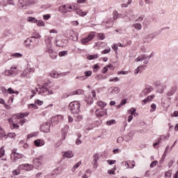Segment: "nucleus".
Segmentation results:
<instances>
[{
  "label": "nucleus",
  "instance_id": "nucleus-1",
  "mask_svg": "<svg viewBox=\"0 0 178 178\" xmlns=\"http://www.w3.org/2000/svg\"><path fill=\"white\" fill-rule=\"evenodd\" d=\"M49 33L50 35H49V38L46 40V52L49 54L51 59H56V58H58V54L54 51V48L52 47V40L55 38V35L58 34V29H51Z\"/></svg>",
  "mask_w": 178,
  "mask_h": 178
},
{
  "label": "nucleus",
  "instance_id": "nucleus-2",
  "mask_svg": "<svg viewBox=\"0 0 178 178\" xmlns=\"http://www.w3.org/2000/svg\"><path fill=\"white\" fill-rule=\"evenodd\" d=\"M27 116H29V113H22L15 114L13 118L9 119L8 122L11 129H19V124L23 126L27 122V119L24 118H27Z\"/></svg>",
  "mask_w": 178,
  "mask_h": 178
},
{
  "label": "nucleus",
  "instance_id": "nucleus-3",
  "mask_svg": "<svg viewBox=\"0 0 178 178\" xmlns=\"http://www.w3.org/2000/svg\"><path fill=\"white\" fill-rule=\"evenodd\" d=\"M33 3H37L35 0H18L17 6L21 9H26L29 5H33Z\"/></svg>",
  "mask_w": 178,
  "mask_h": 178
},
{
  "label": "nucleus",
  "instance_id": "nucleus-4",
  "mask_svg": "<svg viewBox=\"0 0 178 178\" xmlns=\"http://www.w3.org/2000/svg\"><path fill=\"white\" fill-rule=\"evenodd\" d=\"M70 111H72V113L77 114L80 112V103L79 102L74 101L72 102L69 106Z\"/></svg>",
  "mask_w": 178,
  "mask_h": 178
},
{
  "label": "nucleus",
  "instance_id": "nucleus-5",
  "mask_svg": "<svg viewBox=\"0 0 178 178\" xmlns=\"http://www.w3.org/2000/svg\"><path fill=\"white\" fill-rule=\"evenodd\" d=\"M107 92L109 97H115V95L120 92V88L117 86H111L107 89Z\"/></svg>",
  "mask_w": 178,
  "mask_h": 178
},
{
  "label": "nucleus",
  "instance_id": "nucleus-6",
  "mask_svg": "<svg viewBox=\"0 0 178 178\" xmlns=\"http://www.w3.org/2000/svg\"><path fill=\"white\" fill-rule=\"evenodd\" d=\"M24 157V154L16 152L15 151H13L10 155V159L12 162H14V163L17 162L19 159H23Z\"/></svg>",
  "mask_w": 178,
  "mask_h": 178
},
{
  "label": "nucleus",
  "instance_id": "nucleus-7",
  "mask_svg": "<svg viewBox=\"0 0 178 178\" xmlns=\"http://www.w3.org/2000/svg\"><path fill=\"white\" fill-rule=\"evenodd\" d=\"M33 168H34V166H33V165L31 164H22L19 165L18 167L19 170H32Z\"/></svg>",
  "mask_w": 178,
  "mask_h": 178
},
{
  "label": "nucleus",
  "instance_id": "nucleus-8",
  "mask_svg": "<svg viewBox=\"0 0 178 178\" xmlns=\"http://www.w3.org/2000/svg\"><path fill=\"white\" fill-rule=\"evenodd\" d=\"M61 155L63 158H67V159H71V158L74 156V154L72 151L63 152Z\"/></svg>",
  "mask_w": 178,
  "mask_h": 178
},
{
  "label": "nucleus",
  "instance_id": "nucleus-9",
  "mask_svg": "<svg viewBox=\"0 0 178 178\" xmlns=\"http://www.w3.org/2000/svg\"><path fill=\"white\" fill-rule=\"evenodd\" d=\"M70 38L72 40V41H77L79 40V33L72 31L70 33Z\"/></svg>",
  "mask_w": 178,
  "mask_h": 178
},
{
  "label": "nucleus",
  "instance_id": "nucleus-10",
  "mask_svg": "<svg viewBox=\"0 0 178 178\" xmlns=\"http://www.w3.org/2000/svg\"><path fill=\"white\" fill-rule=\"evenodd\" d=\"M10 69H11L10 70H5L3 74L4 76H10V74H15V72L13 71V69L14 70H16V69H17V67L16 66L12 67Z\"/></svg>",
  "mask_w": 178,
  "mask_h": 178
},
{
  "label": "nucleus",
  "instance_id": "nucleus-11",
  "mask_svg": "<svg viewBox=\"0 0 178 178\" xmlns=\"http://www.w3.org/2000/svg\"><path fill=\"white\" fill-rule=\"evenodd\" d=\"M95 113L97 116H99V117H102V116H105V115H107L106 109H102V110L98 109L95 111Z\"/></svg>",
  "mask_w": 178,
  "mask_h": 178
},
{
  "label": "nucleus",
  "instance_id": "nucleus-12",
  "mask_svg": "<svg viewBox=\"0 0 178 178\" xmlns=\"http://www.w3.org/2000/svg\"><path fill=\"white\" fill-rule=\"evenodd\" d=\"M40 129L43 133H49V124H44L40 127Z\"/></svg>",
  "mask_w": 178,
  "mask_h": 178
},
{
  "label": "nucleus",
  "instance_id": "nucleus-13",
  "mask_svg": "<svg viewBox=\"0 0 178 178\" xmlns=\"http://www.w3.org/2000/svg\"><path fill=\"white\" fill-rule=\"evenodd\" d=\"M59 10L62 13H67V12H70V10H69V6L66 5L60 6L59 7Z\"/></svg>",
  "mask_w": 178,
  "mask_h": 178
},
{
  "label": "nucleus",
  "instance_id": "nucleus-14",
  "mask_svg": "<svg viewBox=\"0 0 178 178\" xmlns=\"http://www.w3.org/2000/svg\"><path fill=\"white\" fill-rule=\"evenodd\" d=\"M34 144L35 147H42V145H44L45 142L42 139H37L34 140Z\"/></svg>",
  "mask_w": 178,
  "mask_h": 178
},
{
  "label": "nucleus",
  "instance_id": "nucleus-15",
  "mask_svg": "<svg viewBox=\"0 0 178 178\" xmlns=\"http://www.w3.org/2000/svg\"><path fill=\"white\" fill-rule=\"evenodd\" d=\"M36 91L39 94H43V92H47V88L42 86L38 85V88H36Z\"/></svg>",
  "mask_w": 178,
  "mask_h": 178
},
{
  "label": "nucleus",
  "instance_id": "nucleus-16",
  "mask_svg": "<svg viewBox=\"0 0 178 178\" xmlns=\"http://www.w3.org/2000/svg\"><path fill=\"white\" fill-rule=\"evenodd\" d=\"M33 163L36 168H40V166H41V160L40 159V158L34 159L33 161Z\"/></svg>",
  "mask_w": 178,
  "mask_h": 178
},
{
  "label": "nucleus",
  "instance_id": "nucleus-17",
  "mask_svg": "<svg viewBox=\"0 0 178 178\" xmlns=\"http://www.w3.org/2000/svg\"><path fill=\"white\" fill-rule=\"evenodd\" d=\"M145 59H147V56L145 54H143L135 58V62H143V60H145Z\"/></svg>",
  "mask_w": 178,
  "mask_h": 178
},
{
  "label": "nucleus",
  "instance_id": "nucleus-18",
  "mask_svg": "<svg viewBox=\"0 0 178 178\" xmlns=\"http://www.w3.org/2000/svg\"><path fill=\"white\" fill-rule=\"evenodd\" d=\"M152 90L153 89L151 87L146 88L143 90L142 94L143 95H147V94H149Z\"/></svg>",
  "mask_w": 178,
  "mask_h": 178
},
{
  "label": "nucleus",
  "instance_id": "nucleus-19",
  "mask_svg": "<svg viewBox=\"0 0 178 178\" xmlns=\"http://www.w3.org/2000/svg\"><path fill=\"white\" fill-rule=\"evenodd\" d=\"M156 35L155 33H150L149 35H147V42H151V41H152V40H154V38H155Z\"/></svg>",
  "mask_w": 178,
  "mask_h": 178
},
{
  "label": "nucleus",
  "instance_id": "nucleus-20",
  "mask_svg": "<svg viewBox=\"0 0 178 178\" xmlns=\"http://www.w3.org/2000/svg\"><path fill=\"white\" fill-rule=\"evenodd\" d=\"M86 38L90 41L94 40L95 38V32H90Z\"/></svg>",
  "mask_w": 178,
  "mask_h": 178
},
{
  "label": "nucleus",
  "instance_id": "nucleus-21",
  "mask_svg": "<svg viewBox=\"0 0 178 178\" xmlns=\"http://www.w3.org/2000/svg\"><path fill=\"white\" fill-rule=\"evenodd\" d=\"M3 137H6V133L5 130L0 127V140H2Z\"/></svg>",
  "mask_w": 178,
  "mask_h": 178
},
{
  "label": "nucleus",
  "instance_id": "nucleus-22",
  "mask_svg": "<svg viewBox=\"0 0 178 178\" xmlns=\"http://www.w3.org/2000/svg\"><path fill=\"white\" fill-rule=\"evenodd\" d=\"M133 27H134V29H136V30H141V29H143V25H141V24L137 22L136 24H133Z\"/></svg>",
  "mask_w": 178,
  "mask_h": 178
},
{
  "label": "nucleus",
  "instance_id": "nucleus-23",
  "mask_svg": "<svg viewBox=\"0 0 178 178\" xmlns=\"http://www.w3.org/2000/svg\"><path fill=\"white\" fill-rule=\"evenodd\" d=\"M76 15H78L79 16H86L87 15V12H84L81 10H77L76 11Z\"/></svg>",
  "mask_w": 178,
  "mask_h": 178
},
{
  "label": "nucleus",
  "instance_id": "nucleus-24",
  "mask_svg": "<svg viewBox=\"0 0 178 178\" xmlns=\"http://www.w3.org/2000/svg\"><path fill=\"white\" fill-rule=\"evenodd\" d=\"M28 76H30V74L29 73V71L27 69L23 71V72L21 74V77L24 78V77H28Z\"/></svg>",
  "mask_w": 178,
  "mask_h": 178
},
{
  "label": "nucleus",
  "instance_id": "nucleus-25",
  "mask_svg": "<svg viewBox=\"0 0 178 178\" xmlns=\"http://www.w3.org/2000/svg\"><path fill=\"white\" fill-rule=\"evenodd\" d=\"M27 22H29L31 23H37L38 19L33 17H29L27 18Z\"/></svg>",
  "mask_w": 178,
  "mask_h": 178
},
{
  "label": "nucleus",
  "instance_id": "nucleus-26",
  "mask_svg": "<svg viewBox=\"0 0 178 178\" xmlns=\"http://www.w3.org/2000/svg\"><path fill=\"white\" fill-rule=\"evenodd\" d=\"M97 104L99 106V108H105V106H106V103L103 101H99Z\"/></svg>",
  "mask_w": 178,
  "mask_h": 178
},
{
  "label": "nucleus",
  "instance_id": "nucleus-27",
  "mask_svg": "<svg viewBox=\"0 0 178 178\" xmlns=\"http://www.w3.org/2000/svg\"><path fill=\"white\" fill-rule=\"evenodd\" d=\"M107 126H112V124H116V120H109L106 121Z\"/></svg>",
  "mask_w": 178,
  "mask_h": 178
},
{
  "label": "nucleus",
  "instance_id": "nucleus-28",
  "mask_svg": "<svg viewBox=\"0 0 178 178\" xmlns=\"http://www.w3.org/2000/svg\"><path fill=\"white\" fill-rule=\"evenodd\" d=\"M88 42H90V40L87 38H84L81 40V43L83 44V45H87Z\"/></svg>",
  "mask_w": 178,
  "mask_h": 178
},
{
  "label": "nucleus",
  "instance_id": "nucleus-29",
  "mask_svg": "<svg viewBox=\"0 0 178 178\" xmlns=\"http://www.w3.org/2000/svg\"><path fill=\"white\" fill-rule=\"evenodd\" d=\"M8 94H16L17 95L19 94V91H15L13 90V89L12 88H9L8 90H7Z\"/></svg>",
  "mask_w": 178,
  "mask_h": 178
},
{
  "label": "nucleus",
  "instance_id": "nucleus-30",
  "mask_svg": "<svg viewBox=\"0 0 178 178\" xmlns=\"http://www.w3.org/2000/svg\"><path fill=\"white\" fill-rule=\"evenodd\" d=\"M37 26L39 27H45V23L42 20H38L36 22Z\"/></svg>",
  "mask_w": 178,
  "mask_h": 178
},
{
  "label": "nucleus",
  "instance_id": "nucleus-31",
  "mask_svg": "<svg viewBox=\"0 0 178 178\" xmlns=\"http://www.w3.org/2000/svg\"><path fill=\"white\" fill-rule=\"evenodd\" d=\"M80 165H81V161H79L78 163H76L72 168V172H75L76 169H77V168H79Z\"/></svg>",
  "mask_w": 178,
  "mask_h": 178
},
{
  "label": "nucleus",
  "instance_id": "nucleus-32",
  "mask_svg": "<svg viewBox=\"0 0 178 178\" xmlns=\"http://www.w3.org/2000/svg\"><path fill=\"white\" fill-rule=\"evenodd\" d=\"M51 77H53V79H58L59 73H58L57 72H53L51 73Z\"/></svg>",
  "mask_w": 178,
  "mask_h": 178
},
{
  "label": "nucleus",
  "instance_id": "nucleus-33",
  "mask_svg": "<svg viewBox=\"0 0 178 178\" xmlns=\"http://www.w3.org/2000/svg\"><path fill=\"white\" fill-rule=\"evenodd\" d=\"M13 58H22L23 56L22 54L20 53H14L11 55Z\"/></svg>",
  "mask_w": 178,
  "mask_h": 178
},
{
  "label": "nucleus",
  "instance_id": "nucleus-34",
  "mask_svg": "<svg viewBox=\"0 0 178 178\" xmlns=\"http://www.w3.org/2000/svg\"><path fill=\"white\" fill-rule=\"evenodd\" d=\"M98 58V54H93L88 56V59L89 60H92V59H97Z\"/></svg>",
  "mask_w": 178,
  "mask_h": 178
},
{
  "label": "nucleus",
  "instance_id": "nucleus-35",
  "mask_svg": "<svg viewBox=\"0 0 178 178\" xmlns=\"http://www.w3.org/2000/svg\"><path fill=\"white\" fill-rule=\"evenodd\" d=\"M165 178H170L172 177V170H168L165 172Z\"/></svg>",
  "mask_w": 178,
  "mask_h": 178
},
{
  "label": "nucleus",
  "instance_id": "nucleus-36",
  "mask_svg": "<svg viewBox=\"0 0 178 178\" xmlns=\"http://www.w3.org/2000/svg\"><path fill=\"white\" fill-rule=\"evenodd\" d=\"M55 120H58V122H60V120H63V116L61 115H58L54 117Z\"/></svg>",
  "mask_w": 178,
  "mask_h": 178
},
{
  "label": "nucleus",
  "instance_id": "nucleus-37",
  "mask_svg": "<svg viewBox=\"0 0 178 178\" xmlns=\"http://www.w3.org/2000/svg\"><path fill=\"white\" fill-rule=\"evenodd\" d=\"M140 69H143V66H139L138 67L135 71H134V74H138V73H141Z\"/></svg>",
  "mask_w": 178,
  "mask_h": 178
},
{
  "label": "nucleus",
  "instance_id": "nucleus-38",
  "mask_svg": "<svg viewBox=\"0 0 178 178\" xmlns=\"http://www.w3.org/2000/svg\"><path fill=\"white\" fill-rule=\"evenodd\" d=\"M113 16L114 20H116L117 19H118V17H119V13H118V11H114V12L113 13Z\"/></svg>",
  "mask_w": 178,
  "mask_h": 178
},
{
  "label": "nucleus",
  "instance_id": "nucleus-39",
  "mask_svg": "<svg viewBox=\"0 0 178 178\" xmlns=\"http://www.w3.org/2000/svg\"><path fill=\"white\" fill-rule=\"evenodd\" d=\"M75 118H76V122H81V120H83V115H75Z\"/></svg>",
  "mask_w": 178,
  "mask_h": 178
},
{
  "label": "nucleus",
  "instance_id": "nucleus-40",
  "mask_svg": "<svg viewBox=\"0 0 178 178\" xmlns=\"http://www.w3.org/2000/svg\"><path fill=\"white\" fill-rule=\"evenodd\" d=\"M4 156H5V149H3V147H1L0 149V158H2Z\"/></svg>",
  "mask_w": 178,
  "mask_h": 178
},
{
  "label": "nucleus",
  "instance_id": "nucleus-41",
  "mask_svg": "<svg viewBox=\"0 0 178 178\" xmlns=\"http://www.w3.org/2000/svg\"><path fill=\"white\" fill-rule=\"evenodd\" d=\"M32 38H35V39L38 40V39L41 38V35L36 32L34 33V35L32 37Z\"/></svg>",
  "mask_w": 178,
  "mask_h": 178
},
{
  "label": "nucleus",
  "instance_id": "nucleus-42",
  "mask_svg": "<svg viewBox=\"0 0 178 178\" xmlns=\"http://www.w3.org/2000/svg\"><path fill=\"white\" fill-rule=\"evenodd\" d=\"M35 94H37V88H35V90H31V99L34 98V97L35 96Z\"/></svg>",
  "mask_w": 178,
  "mask_h": 178
},
{
  "label": "nucleus",
  "instance_id": "nucleus-43",
  "mask_svg": "<svg viewBox=\"0 0 178 178\" xmlns=\"http://www.w3.org/2000/svg\"><path fill=\"white\" fill-rule=\"evenodd\" d=\"M122 165L125 166V168H127V169H130V163H127V161L122 162Z\"/></svg>",
  "mask_w": 178,
  "mask_h": 178
},
{
  "label": "nucleus",
  "instance_id": "nucleus-44",
  "mask_svg": "<svg viewBox=\"0 0 178 178\" xmlns=\"http://www.w3.org/2000/svg\"><path fill=\"white\" fill-rule=\"evenodd\" d=\"M97 37L99 40H105V35L104 33H98Z\"/></svg>",
  "mask_w": 178,
  "mask_h": 178
},
{
  "label": "nucleus",
  "instance_id": "nucleus-45",
  "mask_svg": "<svg viewBox=\"0 0 178 178\" xmlns=\"http://www.w3.org/2000/svg\"><path fill=\"white\" fill-rule=\"evenodd\" d=\"M65 55H67V51H62L59 52V56H65Z\"/></svg>",
  "mask_w": 178,
  "mask_h": 178
},
{
  "label": "nucleus",
  "instance_id": "nucleus-46",
  "mask_svg": "<svg viewBox=\"0 0 178 178\" xmlns=\"http://www.w3.org/2000/svg\"><path fill=\"white\" fill-rule=\"evenodd\" d=\"M28 108H33V109H38V106H35V104H29Z\"/></svg>",
  "mask_w": 178,
  "mask_h": 178
},
{
  "label": "nucleus",
  "instance_id": "nucleus-47",
  "mask_svg": "<svg viewBox=\"0 0 178 178\" xmlns=\"http://www.w3.org/2000/svg\"><path fill=\"white\" fill-rule=\"evenodd\" d=\"M154 98H155V95H152L150 96H148L146 99H147V101L149 102H151V101H152V99H154Z\"/></svg>",
  "mask_w": 178,
  "mask_h": 178
},
{
  "label": "nucleus",
  "instance_id": "nucleus-48",
  "mask_svg": "<svg viewBox=\"0 0 178 178\" xmlns=\"http://www.w3.org/2000/svg\"><path fill=\"white\" fill-rule=\"evenodd\" d=\"M79 94H81V90H75L71 93V95H77Z\"/></svg>",
  "mask_w": 178,
  "mask_h": 178
},
{
  "label": "nucleus",
  "instance_id": "nucleus-49",
  "mask_svg": "<svg viewBox=\"0 0 178 178\" xmlns=\"http://www.w3.org/2000/svg\"><path fill=\"white\" fill-rule=\"evenodd\" d=\"M109 52H111V48H108V49H107L103 50V51H102V54L103 55H105V54H109Z\"/></svg>",
  "mask_w": 178,
  "mask_h": 178
},
{
  "label": "nucleus",
  "instance_id": "nucleus-50",
  "mask_svg": "<svg viewBox=\"0 0 178 178\" xmlns=\"http://www.w3.org/2000/svg\"><path fill=\"white\" fill-rule=\"evenodd\" d=\"M158 165V161H152L150 164V168H155L156 165Z\"/></svg>",
  "mask_w": 178,
  "mask_h": 178
},
{
  "label": "nucleus",
  "instance_id": "nucleus-51",
  "mask_svg": "<svg viewBox=\"0 0 178 178\" xmlns=\"http://www.w3.org/2000/svg\"><path fill=\"white\" fill-rule=\"evenodd\" d=\"M84 74H85L86 77H90V76H91V74H92V72L87 71V72H84Z\"/></svg>",
  "mask_w": 178,
  "mask_h": 178
},
{
  "label": "nucleus",
  "instance_id": "nucleus-52",
  "mask_svg": "<svg viewBox=\"0 0 178 178\" xmlns=\"http://www.w3.org/2000/svg\"><path fill=\"white\" fill-rule=\"evenodd\" d=\"M43 19L44 20H49V19H51V15L47 14V15H43Z\"/></svg>",
  "mask_w": 178,
  "mask_h": 178
},
{
  "label": "nucleus",
  "instance_id": "nucleus-53",
  "mask_svg": "<svg viewBox=\"0 0 178 178\" xmlns=\"http://www.w3.org/2000/svg\"><path fill=\"white\" fill-rule=\"evenodd\" d=\"M119 77H115V78H113V79H110V83H112V82H115V83H116V82H118V81H119Z\"/></svg>",
  "mask_w": 178,
  "mask_h": 178
},
{
  "label": "nucleus",
  "instance_id": "nucleus-54",
  "mask_svg": "<svg viewBox=\"0 0 178 178\" xmlns=\"http://www.w3.org/2000/svg\"><path fill=\"white\" fill-rule=\"evenodd\" d=\"M151 108L153 110H150V112H155V110L156 109V105L155 104H151Z\"/></svg>",
  "mask_w": 178,
  "mask_h": 178
},
{
  "label": "nucleus",
  "instance_id": "nucleus-55",
  "mask_svg": "<svg viewBox=\"0 0 178 178\" xmlns=\"http://www.w3.org/2000/svg\"><path fill=\"white\" fill-rule=\"evenodd\" d=\"M129 164L131 165H129V169H133V168H134V166H136V162H134V161L129 162Z\"/></svg>",
  "mask_w": 178,
  "mask_h": 178
},
{
  "label": "nucleus",
  "instance_id": "nucleus-56",
  "mask_svg": "<svg viewBox=\"0 0 178 178\" xmlns=\"http://www.w3.org/2000/svg\"><path fill=\"white\" fill-rule=\"evenodd\" d=\"M137 110L136 109V108H131L130 110H129V112L131 113V115L133 116V115H134V113Z\"/></svg>",
  "mask_w": 178,
  "mask_h": 178
},
{
  "label": "nucleus",
  "instance_id": "nucleus-57",
  "mask_svg": "<svg viewBox=\"0 0 178 178\" xmlns=\"http://www.w3.org/2000/svg\"><path fill=\"white\" fill-rule=\"evenodd\" d=\"M8 137H10V138H13L16 137V134H15V133H9L8 134Z\"/></svg>",
  "mask_w": 178,
  "mask_h": 178
},
{
  "label": "nucleus",
  "instance_id": "nucleus-58",
  "mask_svg": "<svg viewBox=\"0 0 178 178\" xmlns=\"http://www.w3.org/2000/svg\"><path fill=\"white\" fill-rule=\"evenodd\" d=\"M98 159H99V156L98 154H95L93 156V161H98Z\"/></svg>",
  "mask_w": 178,
  "mask_h": 178
},
{
  "label": "nucleus",
  "instance_id": "nucleus-59",
  "mask_svg": "<svg viewBox=\"0 0 178 178\" xmlns=\"http://www.w3.org/2000/svg\"><path fill=\"white\" fill-rule=\"evenodd\" d=\"M107 162L109 165H114L116 163V160H108Z\"/></svg>",
  "mask_w": 178,
  "mask_h": 178
},
{
  "label": "nucleus",
  "instance_id": "nucleus-60",
  "mask_svg": "<svg viewBox=\"0 0 178 178\" xmlns=\"http://www.w3.org/2000/svg\"><path fill=\"white\" fill-rule=\"evenodd\" d=\"M143 20H144V18L143 17H139L136 20V23H141V22H143Z\"/></svg>",
  "mask_w": 178,
  "mask_h": 178
},
{
  "label": "nucleus",
  "instance_id": "nucleus-61",
  "mask_svg": "<svg viewBox=\"0 0 178 178\" xmlns=\"http://www.w3.org/2000/svg\"><path fill=\"white\" fill-rule=\"evenodd\" d=\"M118 74H122V75L129 74V72H128V71H121V72H118Z\"/></svg>",
  "mask_w": 178,
  "mask_h": 178
},
{
  "label": "nucleus",
  "instance_id": "nucleus-62",
  "mask_svg": "<svg viewBox=\"0 0 178 178\" xmlns=\"http://www.w3.org/2000/svg\"><path fill=\"white\" fill-rule=\"evenodd\" d=\"M35 104H36L37 105L41 106V105H42V104H44V102H42L41 100H37L35 102Z\"/></svg>",
  "mask_w": 178,
  "mask_h": 178
},
{
  "label": "nucleus",
  "instance_id": "nucleus-63",
  "mask_svg": "<svg viewBox=\"0 0 178 178\" xmlns=\"http://www.w3.org/2000/svg\"><path fill=\"white\" fill-rule=\"evenodd\" d=\"M123 137H122V136H120V137H118V139H117V143H123Z\"/></svg>",
  "mask_w": 178,
  "mask_h": 178
},
{
  "label": "nucleus",
  "instance_id": "nucleus-64",
  "mask_svg": "<svg viewBox=\"0 0 178 178\" xmlns=\"http://www.w3.org/2000/svg\"><path fill=\"white\" fill-rule=\"evenodd\" d=\"M108 68L107 66L104 67L103 68L102 72L104 73V74L106 73V72H108Z\"/></svg>",
  "mask_w": 178,
  "mask_h": 178
}]
</instances>
